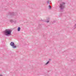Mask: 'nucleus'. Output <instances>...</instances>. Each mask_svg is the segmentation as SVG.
I'll return each instance as SVG.
<instances>
[{"instance_id":"1","label":"nucleus","mask_w":76,"mask_h":76,"mask_svg":"<svg viewBox=\"0 0 76 76\" xmlns=\"http://www.w3.org/2000/svg\"><path fill=\"white\" fill-rule=\"evenodd\" d=\"M4 32L5 35H6V36H9V35H11V33H12L11 30L6 29Z\"/></svg>"},{"instance_id":"2","label":"nucleus","mask_w":76,"mask_h":76,"mask_svg":"<svg viewBox=\"0 0 76 76\" xmlns=\"http://www.w3.org/2000/svg\"><path fill=\"white\" fill-rule=\"evenodd\" d=\"M65 4L66 3L64 2H62L60 4L59 7L61 11L63 10L64 9Z\"/></svg>"},{"instance_id":"3","label":"nucleus","mask_w":76,"mask_h":76,"mask_svg":"<svg viewBox=\"0 0 76 76\" xmlns=\"http://www.w3.org/2000/svg\"><path fill=\"white\" fill-rule=\"evenodd\" d=\"M9 15H10V18H12V17H13V16H15V15H18V14L16 13H11V12H9Z\"/></svg>"},{"instance_id":"4","label":"nucleus","mask_w":76,"mask_h":76,"mask_svg":"<svg viewBox=\"0 0 76 76\" xmlns=\"http://www.w3.org/2000/svg\"><path fill=\"white\" fill-rule=\"evenodd\" d=\"M10 45L12 46V48H17V46L15 45V43L13 42H11Z\"/></svg>"},{"instance_id":"5","label":"nucleus","mask_w":76,"mask_h":76,"mask_svg":"<svg viewBox=\"0 0 76 76\" xmlns=\"http://www.w3.org/2000/svg\"><path fill=\"white\" fill-rule=\"evenodd\" d=\"M50 18H47L45 20H42V21L44 22H45L46 23H48L50 22Z\"/></svg>"},{"instance_id":"6","label":"nucleus","mask_w":76,"mask_h":76,"mask_svg":"<svg viewBox=\"0 0 76 76\" xmlns=\"http://www.w3.org/2000/svg\"><path fill=\"white\" fill-rule=\"evenodd\" d=\"M18 31H20V27H18Z\"/></svg>"},{"instance_id":"7","label":"nucleus","mask_w":76,"mask_h":76,"mask_svg":"<svg viewBox=\"0 0 76 76\" xmlns=\"http://www.w3.org/2000/svg\"><path fill=\"white\" fill-rule=\"evenodd\" d=\"M10 22H11V23H12V22H13V20H10Z\"/></svg>"},{"instance_id":"8","label":"nucleus","mask_w":76,"mask_h":76,"mask_svg":"<svg viewBox=\"0 0 76 76\" xmlns=\"http://www.w3.org/2000/svg\"><path fill=\"white\" fill-rule=\"evenodd\" d=\"M49 63H50V61H48L47 63L46 64H45V65H47V64H48Z\"/></svg>"},{"instance_id":"9","label":"nucleus","mask_w":76,"mask_h":76,"mask_svg":"<svg viewBox=\"0 0 76 76\" xmlns=\"http://www.w3.org/2000/svg\"><path fill=\"white\" fill-rule=\"evenodd\" d=\"M49 9H51V5L49 6Z\"/></svg>"},{"instance_id":"10","label":"nucleus","mask_w":76,"mask_h":76,"mask_svg":"<svg viewBox=\"0 0 76 76\" xmlns=\"http://www.w3.org/2000/svg\"><path fill=\"white\" fill-rule=\"evenodd\" d=\"M47 3H48V4H50V1H48L47 2Z\"/></svg>"},{"instance_id":"11","label":"nucleus","mask_w":76,"mask_h":76,"mask_svg":"<svg viewBox=\"0 0 76 76\" xmlns=\"http://www.w3.org/2000/svg\"><path fill=\"white\" fill-rule=\"evenodd\" d=\"M13 22L14 23H17V22L16 21H14Z\"/></svg>"},{"instance_id":"12","label":"nucleus","mask_w":76,"mask_h":76,"mask_svg":"<svg viewBox=\"0 0 76 76\" xmlns=\"http://www.w3.org/2000/svg\"><path fill=\"white\" fill-rule=\"evenodd\" d=\"M0 76H3V75H0Z\"/></svg>"},{"instance_id":"13","label":"nucleus","mask_w":76,"mask_h":76,"mask_svg":"<svg viewBox=\"0 0 76 76\" xmlns=\"http://www.w3.org/2000/svg\"><path fill=\"white\" fill-rule=\"evenodd\" d=\"M49 60H50V61L51 60V59H49Z\"/></svg>"}]
</instances>
